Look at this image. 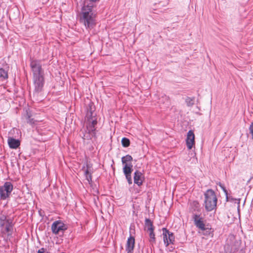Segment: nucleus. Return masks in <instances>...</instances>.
Instances as JSON below:
<instances>
[{
  "label": "nucleus",
  "mask_w": 253,
  "mask_h": 253,
  "mask_svg": "<svg viewBox=\"0 0 253 253\" xmlns=\"http://www.w3.org/2000/svg\"><path fill=\"white\" fill-rule=\"evenodd\" d=\"M7 220L0 221V227H2L4 226L7 223Z\"/></svg>",
  "instance_id": "obj_31"
},
{
  "label": "nucleus",
  "mask_w": 253,
  "mask_h": 253,
  "mask_svg": "<svg viewBox=\"0 0 253 253\" xmlns=\"http://www.w3.org/2000/svg\"><path fill=\"white\" fill-rule=\"evenodd\" d=\"M51 231L55 235H57L67 230V226L61 220H56L51 225Z\"/></svg>",
  "instance_id": "obj_6"
},
{
  "label": "nucleus",
  "mask_w": 253,
  "mask_h": 253,
  "mask_svg": "<svg viewBox=\"0 0 253 253\" xmlns=\"http://www.w3.org/2000/svg\"><path fill=\"white\" fill-rule=\"evenodd\" d=\"M219 186L221 187V188L222 189L223 191L224 192L225 195H227V192H228L226 190V188L224 187V186L221 183H219Z\"/></svg>",
  "instance_id": "obj_26"
},
{
  "label": "nucleus",
  "mask_w": 253,
  "mask_h": 253,
  "mask_svg": "<svg viewBox=\"0 0 253 253\" xmlns=\"http://www.w3.org/2000/svg\"><path fill=\"white\" fill-rule=\"evenodd\" d=\"M8 219L5 215H2L0 217V221L8 220Z\"/></svg>",
  "instance_id": "obj_32"
},
{
  "label": "nucleus",
  "mask_w": 253,
  "mask_h": 253,
  "mask_svg": "<svg viewBox=\"0 0 253 253\" xmlns=\"http://www.w3.org/2000/svg\"><path fill=\"white\" fill-rule=\"evenodd\" d=\"M79 21L88 30H90L95 27L96 14L93 11L92 4L84 5L82 7L79 15Z\"/></svg>",
  "instance_id": "obj_1"
},
{
  "label": "nucleus",
  "mask_w": 253,
  "mask_h": 253,
  "mask_svg": "<svg viewBox=\"0 0 253 253\" xmlns=\"http://www.w3.org/2000/svg\"><path fill=\"white\" fill-rule=\"evenodd\" d=\"M132 161V157L129 155H126L122 158V162L124 165L128 164L127 162H131Z\"/></svg>",
  "instance_id": "obj_18"
},
{
  "label": "nucleus",
  "mask_w": 253,
  "mask_h": 253,
  "mask_svg": "<svg viewBox=\"0 0 253 253\" xmlns=\"http://www.w3.org/2000/svg\"><path fill=\"white\" fill-rule=\"evenodd\" d=\"M219 186L221 187V188L222 189L223 191L224 192L225 195H227V192H228L226 190V188L224 187V186L221 183H219Z\"/></svg>",
  "instance_id": "obj_27"
},
{
  "label": "nucleus",
  "mask_w": 253,
  "mask_h": 253,
  "mask_svg": "<svg viewBox=\"0 0 253 253\" xmlns=\"http://www.w3.org/2000/svg\"><path fill=\"white\" fill-rule=\"evenodd\" d=\"M85 119L86 121V128L83 136V139L89 140L95 136V126L97 124L96 117L93 115L92 108L87 111Z\"/></svg>",
  "instance_id": "obj_2"
},
{
  "label": "nucleus",
  "mask_w": 253,
  "mask_h": 253,
  "mask_svg": "<svg viewBox=\"0 0 253 253\" xmlns=\"http://www.w3.org/2000/svg\"><path fill=\"white\" fill-rule=\"evenodd\" d=\"M27 121L28 123L31 125H35L37 122V121L35 120L33 118H31V117L28 113L27 114Z\"/></svg>",
  "instance_id": "obj_22"
},
{
  "label": "nucleus",
  "mask_w": 253,
  "mask_h": 253,
  "mask_svg": "<svg viewBox=\"0 0 253 253\" xmlns=\"http://www.w3.org/2000/svg\"><path fill=\"white\" fill-rule=\"evenodd\" d=\"M30 66L33 76L44 74L40 60L31 59Z\"/></svg>",
  "instance_id": "obj_4"
},
{
  "label": "nucleus",
  "mask_w": 253,
  "mask_h": 253,
  "mask_svg": "<svg viewBox=\"0 0 253 253\" xmlns=\"http://www.w3.org/2000/svg\"><path fill=\"white\" fill-rule=\"evenodd\" d=\"M37 253H47L46 250L43 248H42L38 250Z\"/></svg>",
  "instance_id": "obj_29"
},
{
  "label": "nucleus",
  "mask_w": 253,
  "mask_h": 253,
  "mask_svg": "<svg viewBox=\"0 0 253 253\" xmlns=\"http://www.w3.org/2000/svg\"><path fill=\"white\" fill-rule=\"evenodd\" d=\"M13 190V185L10 182H6L0 187V197L2 200H5Z\"/></svg>",
  "instance_id": "obj_5"
},
{
  "label": "nucleus",
  "mask_w": 253,
  "mask_h": 253,
  "mask_svg": "<svg viewBox=\"0 0 253 253\" xmlns=\"http://www.w3.org/2000/svg\"><path fill=\"white\" fill-rule=\"evenodd\" d=\"M226 196V201H228L229 200V198H230V197H228V192H227V195H225Z\"/></svg>",
  "instance_id": "obj_33"
},
{
  "label": "nucleus",
  "mask_w": 253,
  "mask_h": 253,
  "mask_svg": "<svg viewBox=\"0 0 253 253\" xmlns=\"http://www.w3.org/2000/svg\"><path fill=\"white\" fill-rule=\"evenodd\" d=\"M149 232L150 242L152 243L155 242V234L154 233V230L148 231Z\"/></svg>",
  "instance_id": "obj_23"
},
{
  "label": "nucleus",
  "mask_w": 253,
  "mask_h": 253,
  "mask_svg": "<svg viewBox=\"0 0 253 253\" xmlns=\"http://www.w3.org/2000/svg\"><path fill=\"white\" fill-rule=\"evenodd\" d=\"M163 236L165 244L168 246L169 244H173L174 242L173 234L170 232L166 228H163Z\"/></svg>",
  "instance_id": "obj_8"
},
{
  "label": "nucleus",
  "mask_w": 253,
  "mask_h": 253,
  "mask_svg": "<svg viewBox=\"0 0 253 253\" xmlns=\"http://www.w3.org/2000/svg\"><path fill=\"white\" fill-rule=\"evenodd\" d=\"M211 229H209V228H206V229L204 230L205 232H204V234L205 235H210L211 233Z\"/></svg>",
  "instance_id": "obj_30"
},
{
  "label": "nucleus",
  "mask_w": 253,
  "mask_h": 253,
  "mask_svg": "<svg viewBox=\"0 0 253 253\" xmlns=\"http://www.w3.org/2000/svg\"><path fill=\"white\" fill-rule=\"evenodd\" d=\"M33 81L35 91L41 92L44 84V74L33 76Z\"/></svg>",
  "instance_id": "obj_7"
},
{
  "label": "nucleus",
  "mask_w": 253,
  "mask_h": 253,
  "mask_svg": "<svg viewBox=\"0 0 253 253\" xmlns=\"http://www.w3.org/2000/svg\"><path fill=\"white\" fill-rule=\"evenodd\" d=\"M145 230L147 231L154 230L153 223L149 218H146L145 220Z\"/></svg>",
  "instance_id": "obj_17"
},
{
  "label": "nucleus",
  "mask_w": 253,
  "mask_h": 253,
  "mask_svg": "<svg viewBox=\"0 0 253 253\" xmlns=\"http://www.w3.org/2000/svg\"><path fill=\"white\" fill-rule=\"evenodd\" d=\"M5 226V230L4 231H2V233H5L6 232L8 233V236L11 235L13 230L12 220L11 219H8Z\"/></svg>",
  "instance_id": "obj_15"
},
{
  "label": "nucleus",
  "mask_w": 253,
  "mask_h": 253,
  "mask_svg": "<svg viewBox=\"0 0 253 253\" xmlns=\"http://www.w3.org/2000/svg\"><path fill=\"white\" fill-rule=\"evenodd\" d=\"M186 102L187 103V105L189 106H191L194 104V99H192L189 97H188L186 99Z\"/></svg>",
  "instance_id": "obj_24"
},
{
  "label": "nucleus",
  "mask_w": 253,
  "mask_h": 253,
  "mask_svg": "<svg viewBox=\"0 0 253 253\" xmlns=\"http://www.w3.org/2000/svg\"><path fill=\"white\" fill-rule=\"evenodd\" d=\"M195 225L201 229L205 230L206 229L205 224L203 221V218L201 216V213L200 214H194L192 215Z\"/></svg>",
  "instance_id": "obj_9"
},
{
  "label": "nucleus",
  "mask_w": 253,
  "mask_h": 253,
  "mask_svg": "<svg viewBox=\"0 0 253 253\" xmlns=\"http://www.w3.org/2000/svg\"><path fill=\"white\" fill-rule=\"evenodd\" d=\"M230 200H231L232 201H233V200H234V199H233V198H231V197H230L229 200H230Z\"/></svg>",
  "instance_id": "obj_34"
},
{
  "label": "nucleus",
  "mask_w": 253,
  "mask_h": 253,
  "mask_svg": "<svg viewBox=\"0 0 253 253\" xmlns=\"http://www.w3.org/2000/svg\"><path fill=\"white\" fill-rule=\"evenodd\" d=\"M251 180V178H250V179L248 180V183H249Z\"/></svg>",
  "instance_id": "obj_36"
},
{
  "label": "nucleus",
  "mask_w": 253,
  "mask_h": 253,
  "mask_svg": "<svg viewBox=\"0 0 253 253\" xmlns=\"http://www.w3.org/2000/svg\"><path fill=\"white\" fill-rule=\"evenodd\" d=\"M135 239L132 236H130L127 240L126 245V251L127 253L133 251L134 246Z\"/></svg>",
  "instance_id": "obj_14"
},
{
  "label": "nucleus",
  "mask_w": 253,
  "mask_h": 253,
  "mask_svg": "<svg viewBox=\"0 0 253 253\" xmlns=\"http://www.w3.org/2000/svg\"><path fill=\"white\" fill-rule=\"evenodd\" d=\"M90 168L91 166L87 163L86 164V169L85 166L83 167L82 169L84 170L85 176L91 174Z\"/></svg>",
  "instance_id": "obj_19"
},
{
  "label": "nucleus",
  "mask_w": 253,
  "mask_h": 253,
  "mask_svg": "<svg viewBox=\"0 0 253 253\" xmlns=\"http://www.w3.org/2000/svg\"><path fill=\"white\" fill-rule=\"evenodd\" d=\"M249 130L250 133L252 134V138L253 139V122L250 125V126L249 127Z\"/></svg>",
  "instance_id": "obj_28"
},
{
  "label": "nucleus",
  "mask_w": 253,
  "mask_h": 253,
  "mask_svg": "<svg viewBox=\"0 0 253 253\" xmlns=\"http://www.w3.org/2000/svg\"><path fill=\"white\" fill-rule=\"evenodd\" d=\"M186 145L189 149H191L195 145V135L192 130L188 131L186 138Z\"/></svg>",
  "instance_id": "obj_12"
},
{
  "label": "nucleus",
  "mask_w": 253,
  "mask_h": 253,
  "mask_svg": "<svg viewBox=\"0 0 253 253\" xmlns=\"http://www.w3.org/2000/svg\"><path fill=\"white\" fill-rule=\"evenodd\" d=\"M193 154L194 155V156L196 155V154H195V153H191V155H193Z\"/></svg>",
  "instance_id": "obj_35"
},
{
  "label": "nucleus",
  "mask_w": 253,
  "mask_h": 253,
  "mask_svg": "<svg viewBox=\"0 0 253 253\" xmlns=\"http://www.w3.org/2000/svg\"><path fill=\"white\" fill-rule=\"evenodd\" d=\"M86 179L87 180L88 183L91 184L92 183V175L91 174L85 176Z\"/></svg>",
  "instance_id": "obj_25"
},
{
  "label": "nucleus",
  "mask_w": 253,
  "mask_h": 253,
  "mask_svg": "<svg viewBox=\"0 0 253 253\" xmlns=\"http://www.w3.org/2000/svg\"><path fill=\"white\" fill-rule=\"evenodd\" d=\"M189 212L194 214H200L201 213V208L199 203L197 201H193L189 204Z\"/></svg>",
  "instance_id": "obj_11"
},
{
  "label": "nucleus",
  "mask_w": 253,
  "mask_h": 253,
  "mask_svg": "<svg viewBox=\"0 0 253 253\" xmlns=\"http://www.w3.org/2000/svg\"><path fill=\"white\" fill-rule=\"evenodd\" d=\"M122 144L124 147H127L130 145V141L128 138L124 137L122 139Z\"/></svg>",
  "instance_id": "obj_21"
},
{
  "label": "nucleus",
  "mask_w": 253,
  "mask_h": 253,
  "mask_svg": "<svg viewBox=\"0 0 253 253\" xmlns=\"http://www.w3.org/2000/svg\"><path fill=\"white\" fill-rule=\"evenodd\" d=\"M134 183L138 186H141L144 179L143 174L139 170H136L134 173Z\"/></svg>",
  "instance_id": "obj_13"
},
{
  "label": "nucleus",
  "mask_w": 253,
  "mask_h": 253,
  "mask_svg": "<svg viewBox=\"0 0 253 253\" xmlns=\"http://www.w3.org/2000/svg\"><path fill=\"white\" fill-rule=\"evenodd\" d=\"M9 146L12 149H16L20 145V142L19 140L13 138H9L8 139Z\"/></svg>",
  "instance_id": "obj_16"
},
{
  "label": "nucleus",
  "mask_w": 253,
  "mask_h": 253,
  "mask_svg": "<svg viewBox=\"0 0 253 253\" xmlns=\"http://www.w3.org/2000/svg\"><path fill=\"white\" fill-rule=\"evenodd\" d=\"M204 204L205 209L208 211H211L216 207L217 198L214 191L210 189L207 190L204 193Z\"/></svg>",
  "instance_id": "obj_3"
},
{
  "label": "nucleus",
  "mask_w": 253,
  "mask_h": 253,
  "mask_svg": "<svg viewBox=\"0 0 253 253\" xmlns=\"http://www.w3.org/2000/svg\"><path fill=\"white\" fill-rule=\"evenodd\" d=\"M0 78L3 80L8 78L7 72L3 68H0Z\"/></svg>",
  "instance_id": "obj_20"
},
{
  "label": "nucleus",
  "mask_w": 253,
  "mask_h": 253,
  "mask_svg": "<svg viewBox=\"0 0 253 253\" xmlns=\"http://www.w3.org/2000/svg\"><path fill=\"white\" fill-rule=\"evenodd\" d=\"M133 170L131 163L126 164L123 168V172L129 184L132 183L131 173Z\"/></svg>",
  "instance_id": "obj_10"
}]
</instances>
